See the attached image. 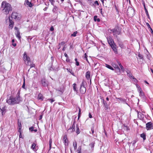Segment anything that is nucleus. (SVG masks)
<instances>
[{
    "label": "nucleus",
    "mask_w": 153,
    "mask_h": 153,
    "mask_svg": "<svg viewBox=\"0 0 153 153\" xmlns=\"http://www.w3.org/2000/svg\"><path fill=\"white\" fill-rule=\"evenodd\" d=\"M22 100V98L20 96V92L18 91L16 97H14L10 96L7 98L6 102L9 105H14L19 104Z\"/></svg>",
    "instance_id": "obj_1"
},
{
    "label": "nucleus",
    "mask_w": 153,
    "mask_h": 153,
    "mask_svg": "<svg viewBox=\"0 0 153 153\" xmlns=\"http://www.w3.org/2000/svg\"><path fill=\"white\" fill-rule=\"evenodd\" d=\"M1 12L4 14L7 15L12 10L11 5L6 1H3L1 4Z\"/></svg>",
    "instance_id": "obj_2"
},
{
    "label": "nucleus",
    "mask_w": 153,
    "mask_h": 153,
    "mask_svg": "<svg viewBox=\"0 0 153 153\" xmlns=\"http://www.w3.org/2000/svg\"><path fill=\"white\" fill-rule=\"evenodd\" d=\"M128 15L130 16H133L134 15V10L131 7H129L127 11Z\"/></svg>",
    "instance_id": "obj_3"
},
{
    "label": "nucleus",
    "mask_w": 153,
    "mask_h": 153,
    "mask_svg": "<svg viewBox=\"0 0 153 153\" xmlns=\"http://www.w3.org/2000/svg\"><path fill=\"white\" fill-rule=\"evenodd\" d=\"M12 18L19 20L21 19V16L16 12H14L12 13Z\"/></svg>",
    "instance_id": "obj_4"
},
{
    "label": "nucleus",
    "mask_w": 153,
    "mask_h": 153,
    "mask_svg": "<svg viewBox=\"0 0 153 153\" xmlns=\"http://www.w3.org/2000/svg\"><path fill=\"white\" fill-rule=\"evenodd\" d=\"M23 58H24V59L25 61H27V65H29V62H30V58L27 55V53L26 52H25L24 53L23 56Z\"/></svg>",
    "instance_id": "obj_5"
},
{
    "label": "nucleus",
    "mask_w": 153,
    "mask_h": 153,
    "mask_svg": "<svg viewBox=\"0 0 153 153\" xmlns=\"http://www.w3.org/2000/svg\"><path fill=\"white\" fill-rule=\"evenodd\" d=\"M75 120L74 121L73 123L71 126L69 128L68 130V132L70 133H71L75 131Z\"/></svg>",
    "instance_id": "obj_6"
},
{
    "label": "nucleus",
    "mask_w": 153,
    "mask_h": 153,
    "mask_svg": "<svg viewBox=\"0 0 153 153\" xmlns=\"http://www.w3.org/2000/svg\"><path fill=\"white\" fill-rule=\"evenodd\" d=\"M41 82L43 87H45L47 86L48 85V82L45 78H42L41 80Z\"/></svg>",
    "instance_id": "obj_7"
},
{
    "label": "nucleus",
    "mask_w": 153,
    "mask_h": 153,
    "mask_svg": "<svg viewBox=\"0 0 153 153\" xmlns=\"http://www.w3.org/2000/svg\"><path fill=\"white\" fill-rule=\"evenodd\" d=\"M146 127L147 130H150L153 129V125L151 122H148L146 124Z\"/></svg>",
    "instance_id": "obj_8"
},
{
    "label": "nucleus",
    "mask_w": 153,
    "mask_h": 153,
    "mask_svg": "<svg viewBox=\"0 0 153 153\" xmlns=\"http://www.w3.org/2000/svg\"><path fill=\"white\" fill-rule=\"evenodd\" d=\"M138 91L139 93V96L142 98L145 99L146 96L144 94V93L143 91L141 88L139 87Z\"/></svg>",
    "instance_id": "obj_9"
},
{
    "label": "nucleus",
    "mask_w": 153,
    "mask_h": 153,
    "mask_svg": "<svg viewBox=\"0 0 153 153\" xmlns=\"http://www.w3.org/2000/svg\"><path fill=\"white\" fill-rule=\"evenodd\" d=\"M108 43L110 46L115 44L112 39L110 36L106 38Z\"/></svg>",
    "instance_id": "obj_10"
},
{
    "label": "nucleus",
    "mask_w": 153,
    "mask_h": 153,
    "mask_svg": "<svg viewBox=\"0 0 153 153\" xmlns=\"http://www.w3.org/2000/svg\"><path fill=\"white\" fill-rule=\"evenodd\" d=\"M111 31L113 33V35L116 36L117 38V35H119L120 33V32L115 29L111 30Z\"/></svg>",
    "instance_id": "obj_11"
},
{
    "label": "nucleus",
    "mask_w": 153,
    "mask_h": 153,
    "mask_svg": "<svg viewBox=\"0 0 153 153\" xmlns=\"http://www.w3.org/2000/svg\"><path fill=\"white\" fill-rule=\"evenodd\" d=\"M8 20L9 22V28L12 29L14 26V22L10 19V18L9 17H8Z\"/></svg>",
    "instance_id": "obj_12"
},
{
    "label": "nucleus",
    "mask_w": 153,
    "mask_h": 153,
    "mask_svg": "<svg viewBox=\"0 0 153 153\" xmlns=\"http://www.w3.org/2000/svg\"><path fill=\"white\" fill-rule=\"evenodd\" d=\"M142 4H143V5L144 8V10H145V12H146V16H147L148 18L149 19H150L149 16V14L147 10L146 9V5H145V2H144V1H142Z\"/></svg>",
    "instance_id": "obj_13"
},
{
    "label": "nucleus",
    "mask_w": 153,
    "mask_h": 153,
    "mask_svg": "<svg viewBox=\"0 0 153 153\" xmlns=\"http://www.w3.org/2000/svg\"><path fill=\"white\" fill-rule=\"evenodd\" d=\"M101 99L102 100L103 105L104 106L105 109V110H107L108 108V105L107 102L105 101L103 98H101Z\"/></svg>",
    "instance_id": "obj_14"
},
{
    "label": "nucleus",
    "mask_w": 153,
    "mask_h": 153,
    "mask_svg": "<svg viewBox=\"0 0 153 153\" xmlns=\"http://www.w3.org/2000/svg\"><path fill=\"white\" fill-rule=\"evenodd\" d=\"M86 91V88L85 87H81L80 88V91L82 94H84Z\"/></svg>",
    "instance_id": "obj_15"
},
{
    "label": "nucleus",
    "mask_w": 153,
    "mask_h": 153,
    "mask_svg": "<svg viewBox=\"0 0 153 153\" xmlns=\"http://www.w3.org/2000/svg\"><path fill=\"white\" fill-rule=\"evenodd\" d=\"M0 109L1 110L2 115H3L5 114L6 112V107H2L0 106Z\"/></svg>",
    "instance_id": "obj_16"
},
{
    "label": "nucleus",
    "mask_w": 153,
    "mask_h": 153,
    "mask_svg": "<svg viewBox=\"0 0 153 153\" xmlns=\"http://www.w3.org/2000/svg\"><path fill=\"white\" fill-rule=\"evenodd\" d=\"M63 143L66 146L68 145V139L66 135H64L63 137Z\"/></svg>",
    "instance_id": "obj_17"
},
{
    "label": "nucleus",
    "mask_w": 153,
    "mask_h": 153,
    "mask_svg": "<svg viewBox=\"0 0 153 153\" xmlns=\"http://www.w3.org/2000/svg\"><path fill=\"white\" fill-rule=\"evenodd\" d=\"M110 46L111 47L115 53H117V49L116 45L115 44H114Z\"/></svg>",
    "instance_id": "obj_18"
},
{
    "label": "nucleus",
    "mask_w": 153,
    "mask_h": 153,
    "mask_svg": "<svg viewBox=\"0 0 153 153\" xmlns=\"http://www.w3.org/2000/svg\"><path fill=\"white\" fill-rule=\"evenodd\" d=\"M90 76H91V72L90 71H87L85 74V77L88 80H89L90 79Z\"/></svg>",
    "instance_id": "obj_19"
},
{
    "label": "nucleus",
    "mask_w": 153,
    "mask_h": 153,
    "mask_svg": "<svg viewBox=\"0 0 153 153\" xmlns=\"http://www.w3.org/2000/svg\"><path fill=\"white\" fill-rule=\"evenodd\" d=\"M25 4L30 7H32V4L31 3L29 2L28 0H26L25 1Z\"/></svg>",
    "instance_id": "obj_20"
},
{
    "label": "nucleus",
    "mask_w": 153,
    "mask_h": 153,
    "mask_svg": "<svg viewBox=\"0 0 153 153\" xmlns=\"http://www.w3.org/2000/svg\"><path fill=\"white\" fill-rule=\"evenodd\" d=\"M38 98L39 100L42 101L43 100L44 97L42 94L39 93L38 95Z\"/></svg>",
    "instance_id": "obj_21"
},
{
    "label": "nucleus",
    "mask_w": 153,
    "mask_h": 153,
    "mask_svg": "<svg viewBox=\"0 0 153 153\" xmlns=\"http://www.w3.org/2000/svg\"><path fill=\"white\" fill-rule=\"evenodd\" d=\"M116 99H118L120 101L123 102V103L128 104L126 102V100L125 99L121 98H117Z\"/></svg>",
    "instance_id": "obj_22"
},
{
    "label": "nucleus",
    "mask_w": 153,
    "mask_h": 153,
    "mask_svg": "<svg viewBox=\"0 0 153 153\" xmlns=\"http://www.w3.org/2000/svg\"><path fill=\"white\" fill-rule=\"evenodd\" d=\"M115 71L118 75L120 74V69L119 67L115 69Z\"/></svg>",
    "instance_id": "obj_23"
},
{
    "label": "nucleus",
    "mask_w": 153,
    "mask_h": 153,
    "mask_svg": "<svg viewBox=\"0 0 153 153\" xmlns=\"http://www.w3.org/2000/svg\"><path fill=\"white\" fill-rule=\"evenodd\" d=\"M137 113L138 117L140 119L142 118L143 117L142 116L143 115V114H142L141 112H138V111H137Z\"/></svg>",
    "instance_id": "obj_24"
},
{
    "label": "nucleus",
    "mask_w": 153,
    "mask_h": 153,
    "mask_svg": "<svg viewBox=\"0 0 153 153\" xmlns=\"http://www.w3.org/2000/svg\"><path fill=\"white\" fill-rule=\"evenodd\" d=\"M105 67L108 68L112 70H114V69L109 65L106 64H105Z\"/></svg>",
    "instance_id": "obj_25"
},
{
    "label": "nucleus",
    "mask_w": 153,
    "mask_h": 153,
    "mask_svg": "<svg viewBox=\"0 0 153 153\" xmlns=\"http://www.w3.org/2000/svg\"><path fill=\"white\" fill-rule=\"evenodd\" d=\"M36 144L35 143H33L31 147V148L33 149L34 151H36Z\"/></svg>",
    "instance_id": "obj_26"
},
{
    "label": "nucleus",
    "mask_w": 153,
    "mask_h": 153,
    "mask_svg": "<svg viewBox=\"0 0 153 153\" xmlns=\"http://www.w3.org/2000/svg\"><path fill=\"white\" fill-rule=\"evenodd\" d=\"M117 63H118V64L119 65V66H120V67L121 68V69L122 70V71H123V72H124L125 71V69H124L123 66L121 64V63L119 62H118Z\"/></svg>",
    "instance_id": "obj_27"
},
{
    "label": "nucleus",
    "mask_w": 153,
    "mask_h": 153,
    "mask_svg": "<svg viewBox=\"0 0 153 153\" xmlns=\"http://www.w3.org/2000/svg\"><path fill=\"white\" fill-rule=\"evenodd\" d=\"M58 10V7L56 6H54V8L53 9L52 11L53 13H56Z\"/></svg>",
    "instance_id": "obj_28"
},
{
    "label": "nucleus",
    "mask_w": 153,
    "mask_h": 153,
    "mask_svg": "<svg viewBox=\"0 0 153 153\" xmlns=\"http://www.w3.org/2000/svg\"><path fill=\"white\" fill-rule=\"evenodd\" d=\"M140 137L142 138L144 140L146 139V135L145 134L143 133L140 134Z\"/></svg>",
    "instance_id": "obj_29"
},
{
    "label": "nucleus",
    "mask_w": 153,
    "mask_h": 153,
    "mask_svg": "<svg viewBox=\"0 0 153 153\" xmlns=\"http://www.w3.org/2000/svg\"><path fill=\"white\" fill-rule=\"evenodd\" d=\"M112 66L115 69L118 68L119 67L118 65L116 64L115 63L112 62L111 64Z\"/></svg>",
    "instance_id": "obj_30"
},
{
    "label": "nucleus",
    "mask_w": 153,
    "mask_h": 153,
    "mask_svg": "<svg viewBox=\"0 0 153 153\" xmlns=\"http://www.w3.org/2000/svg\"><path fill=\"white\" fill-rule=\"evenodd\" d=\"M16 37L18 38L19 39H20L21 37L20 36V33L19 32H18L16 34Z\"/></svg>",
    "instance_id": "obj_31"
},
{
    "label": "nucleus",
    "mask_w": 153,
    "mask_h": 153,
    "mask_svg": "<svg viewBox=\"0 0 153 153\" xmlns=\"http://www.w3.org/2000/svg\"><path fill=\"white\" fill-rule=\"evenodd\" d=\"M76 132L77 134H78L80 132V131H79V127L77 125L76 126Z\"/></svg>",
    "instance_id": "obj_32"
},
{
    "label": "nucleus",
    "mask_w": 153,
    "mask_h": 153,
    "mask_svg": "<svg viewBox=\"0 0 153 153\" xmlns=\"http://www.w3.org/2000/svg\"><path fill=\"white\" fill-rule=\"evenodd\" d=\"M73 144L74 149L75 150L77 148V143L76 141H75L73 142Z\"/></svg>",
    "instance_id": "obj_33"
},
{
    "label": "nucleus",
    "mask_w": 153,
    "mask_h": 153,
    "mask_svg": "<svg viewBox=\"0 0 153 153\" xmlns=\"http://www.w3.org/2000/svg\"><path fill=\"white\" fill-rule=\"evenodd\" d=\"M84 59H85V60H86V61L87 62L89 63V62H88V58H87V55H86V54L85 53V56L84 57Z\"/></svg>",
    "instance_id": "obj_34"
},
{
    "label": "nucleus",
    "mask_w": 153,
    "mask_h": 153,
    "mask_svg": "<svg viewBox=\"0 0 153 153\" xmlns=\"http://www.w3.org/2000/svg\"><path fill=\"white\" fill-rule=\"evenodd\" d=\"M81 109L80 108H79V113L78 114V120H79V119L80 117V115H81Z\"/></svg>",
    "instance_id": "obj_35"
},
{
    "label": "nucleus",
    "mask_w": 153,
    "mask_h": 153,
    "mask_svg": "<svg viewBox=\"0 0 153 153\" xmlns=\"http://www.w3.org/2000/svg\"><path fill=\"white\" fill-rule=\"evenodd\" d=\"M119 45L121 48H123L124 47V45L122 42H119Z\"/></svg>",
    "instance_id": "obj_36"
},
{
    "label": "nucleus",
    "mask_w": 153,
    "mask_h": 153,
    "mask_svg": "<svg viewBox=\"0 0 153 153\" xmlns=\"http://www.w3.org/2000/svg\"><path fill=\"white\" fill-rule=\"evenodd\" d=\"M77 33V31H76L73 33V34H71V36L75 37L76 36V34Z\"/></svg>",
    "instance_id": "obj_37"
},
{
    "label": "nucleus",
    "mask_w": 153,
    "mask_h": 153,
    "mask_svg": "<svg viewBox=\"0 0 153 153\" xmlns=\"http://www.w3.org/2000/svg\"><path fill=\"white\" fill-rule=\"evenodd\" d=\"M138 56L139 58V59H143V56L142 55L140 54V53L138 55Z\"/></svg>",
    "instance_id": "obj_38"
},
{
    "label": "nucleus",
    "mask_w": 153,
    "mask_h": 153,
    "mask_svg": "<svg viewBox=\"0 0 153 153\" xmlns=\"http://www.w3.org/2000/svg\"><path fill=\"white\" fill-rule=\"evenodd\" d=\"M89 146L92 149L93 148L94 146V143L93 142L89 144Z\"/></svg>",
    "instance_id": "obj_39"
},
{
    "label": "nucleus",
    "mask_w": 153,
    "mask_h": 153,
    "mask_svg": "<svg viewBox=\"0 0 153 153\" xmlns=\"http://www.w3.org/2000/svg\"><path fill=\"white\" fill-rule=\"evenodd\" d=\"M68 71L73 76H75L74 73L72 71V70L69 69L68 70Z\"/></svg>",
    "instance_id": "obj_40"
},
{
    "label": "nucleus",
    "mask_w": 153,
    "mask_h": 153,
    "mask_svg": "<svg viewBox=\"0 0 153 153\" xmlns=\"http://www.w3.org/2000/svg\"><path fill=\"white\" fill-rule=\"evenodd\" d=\"M50 2L52 5L54 6V4L55 2V0H49Z\"/></svg>",
    "instance_id": "obj_41"
},
{
    "label": "nucleus",
    "mask_w": 153,
    "mask_h": 153,
    "mask_svg": "<svg viewBox=\"0 0 153 153\" xmlns=\"http://www.w3.org/2000/svg\"><path fill=\"white\" fill-rule=\"evenodd\" d=\"M100 13H101V14L103 16H105V14L104 12H103L102 11V9H100Z\"/></svg>",
    "instance_id": "obj_42"
},
{
    "label": "nucleus",
    "mask_w": 153,
    "mask_h": 153,
    "mask_svg": "<svg viewBox=\"0 0 153 153\" xmlns=\"http://www.w3.org/2000/svg\"><path fill=\"white\" fill-rule=\"evenodd\" d=\"M49 148L50 149H51V144L52 143V140L51 139H50L49 141Z\"/></svg>",
    "instance_id": "obj_43"
},
{
    "label": "nucleus",
    "mask_w": 153,
    "mask_h": 153,
    "mask_svg": "<svg viewBox=\"0 0 153 153\" xmlns=\"http://www.w3.org/2000/svg\"><path fill=\"white\" fill-rule=\"evenodd\" d=\"M131 77L132 78V79H133V81L137 83L138 82V80L135 79L133 76H131Z\"/></svg>",
    "instance_id": "obj_44"
},
{
    "label": "nucleus",
    "mask_w": 153,
    "mask_h": 153,
    "mask_svg": "<svg viewBox=\"0 0 153 153\" xmlns=\"http://www.w3.org/2000/svg\"><path fill=\"white\" fill-rule=\"evenodd\" d=\"M73 89L74 91H76V84L75 83H74L73 84Z\"/></svg>",
    "instance_id": "obj_45"
},
{
    "label": "nucleus",
    "mask_w": 153,
    "mask_h": 153,
    "mask_svg": "<svg viewBox=\"0 0 153 153\" xmlns=\"http://www.w3.org/2000/svg\"><path fill=\"white\" fill-rule=\"evenodd\" d=\"M34 129V127L33 126H31L29 128V130L30 131L32 132L33 131Z\"/></svg>",
    "instance_id": "obj_46"
},
{
    "label": "nucleus",
    "mask_w": 153,
    "mask_h": 153,
    "mask_svg": "<svg viewBox=\"0 0 153 153\" xmlns=\"http://www.w3.org/2000/svg\"><path fill=\"white\" fill-rule=\"evenodd\" d=\"M48 70L50 71H54V69L52 67V66L51 67H50L48 69Z\"/></svg>",
    "instance_id": "obj_47"
},
{
    "label": "nucleus",
    "mask_w": 153,
    "mask_h": 153,
    "mask_svg": "<svg viewBox=\"0 0 153 153\" xmlns=\"http://www.w3.org/2000/svg\"><path fill=\"white\" fill-rule=\"evenodd\" d=\"M85 82L84 81H82V83L81 84V85H80V87H85Z\"/></svg>",
    "instance_id": "obj_48"
},
{
    "label": "nucleus",
    "mask_w": 153,
    "mask_h": 153,
    "mask_svg": "<svg viewBox=\"0 0 153 153\" xmlns=\"http://www.w3.org/2000/svg\"><path fill=\"white\" fill-rule=\"evenodd\" d=\"M48 100L50 101L51 103H52L55 100H54L53 99H48Z\"/></svg>",
    "instance_id": "obj_49"
},
{
    "label": "nucleus",
    "mask_w": 153,
    "mask_h": 153,
    "mask_svg": "<svg viewBox=\"0 0 153 153\" xmlns=\"http://www.w3.org/2000/svg\"><path fill=\"white\" fill-rule=\"evenodd\" d=\"M97 16H94V21H97Z\"/></svg>",
    "instance_id": "obj_50"
},
{
    "label": "nucleus",
    "mask_w": 153,
    "mask_h": 153,
    "mask_svg": "<svg viewBox=\"0 0 153 153\" xmlns=\"http://www.w3.org/2000/svg\"><path fill=\"white\" fill-rule=\"evenodd\" d=\"M124 126L125 129L126 130H127L129 129L128 127L127 126L124 125Z\"/></svg>",
    "instance_id": "obj_51"
},
{
    "label": "nucleus",
    "mask_w": 153,
    "mask_h": 153,
    "mask_svg": "<svg viewBox=\"0 0 153 153\" xmlns=\"http://www.w3.org/2000/svg\"><path fill=\"white\" fill-rule=\"evenodd\" d=\"M81 146H79L78 148V152H81Z\"/></svg>",
    "instance_id": "obj_52"
},
{
    "label": "nucleus",
    "mask_w": 153,
    "mask_h": 153,
    "mask_svg": "<svg viewBox=\"0 0 153 153\" xmlns=\"http://www.w3.org/2000/svg\"><path fill=\"white\" fill-rule=\"evenodd\" d=\"M25 79H24V82H23V84L22 86V88H25Z\"/></svg>",
    "instance_id": "obj_53"
},
{
    "label": "nucleus",
    "mask_w": 153,
    "mask_h": 153,
    "mask_svg": "<svg viewBox=\"0 0 153 153\" xmlns=\"http://www.w3.org/2000/svg\"><path fill=\"white\" fill-rule=\"evenodd\" d=\"M66 61L68 62H70V60L69 59V57H68V58H66Z\"/></svg>",
    "instance_id": "obj_54"
},
{
    "label": "nucleus",
    "mask_w": 153,
    "mask_h": 153,
    "mask_svg": "<svg viewBox=\"0 0 153 153\" xmlns=\"http://www.w3.org/2000/svg\"><path fill=\"white\" fill-rule=\"evenodd\" d=\"M146 25L147 26L149 29L151 27L150 26L149 23L147 22L146 23Z\"/></svg>",
    "instance_id": "obj_55"
},
{
    "label": "nucleus",
    "mask_w": 153,
    "mask_h": 153,
    "mask_svg": "<svg viewBox=\"0 0 153 153\" xmlns=\"http://www.w3.org/2000/svg\"><path fill=\"white\" fill-rule=\"evenodd\" d=\"M94 4H97V6L99 5V3L97 1H94Z\"/></svg>",
    "instance_id": "obj_56"
},
{
    "label": "nucleus",
    "mask_w": 153,
    "mask_h": 153,
    "mask_svg": "<svg viewBox=\"0 0 153 153\" xmlns=\"http://www.w3.org/2000/svg\"><path fill=\"white\" fill-rule=\"evenodd\" d=\"M35 65L34 64H32L30 65V68L33 67L35 66Z\"/></svg>",
    "instance_id": "obj_57"
},
{
    "label": "nucleus",
    "mask_w": 153,
    "mask_h": 153,
    "mask_svg": "<svg viewBox=\"0 0 153 153\" xmlns=\"http://www.w3.org/2000/svg\"><path fill=\"white\" fill-rule=\"evenodd\" d=\"M54 28L53 27H51L50 29V30L51 31H53L54 30Z\"/></svg>",
    "instance_id": "obj_58"
},
{
    "label": "nucleus",
    "mask_w": 153,
    "mask_h": 153,
    "mask_svg": "<svg viewBox=\"0 0 153 153\" xmlns=\"http://www.w3.org/2000/svg\"><path fill=\"white\" fill-rule=\"evenodd\" d=\"M65 42H62L60 43L59 44V45H63L65 44Z\"/></svg>",
    "instance_id": "obj_59"
},
{
    "label": "nucleus",
    "mask_w": 153,
    "mask_h": 153,
    "mask_svg": "<svg viewBox=\"0 0 153 153\" xmlns=\"http://www.w3.org/2000/svg\"><path fill=\"white\" fill-rule=\"evenodd\" d=\"M75 64L77 66H79V62L78 61L76 62Z\"/></svg>",
    "instance_id": "obj_60"
},
{
    "label": "nucleus",
    "mask_w": 153,
    "mask_h": 153,
    "mask_svg": "<svg viewBox=\"0 0 153 153\" xmlns=\"http://www.w3.org/2000/svg\"><path fill=\"white\" fill-rule=\"evenodd\" d=\"M137 142V140H134L133 141V145L134 146V144L136 143V142Z\"/></svg>",
    "instance_id": "obj_61"
},
{
    "label": "nucleus",
    "mask_w": 153,
    "mask_h": 153,
    "mask_svg": "<svg viewBox=\"0 0 153 153\" xmlns=\"http://www.w3.org/2000/svg\"><path fill=\"white\" fill-rule=\"evenodd\" d=\"M19 138H22V132H20L19 134Z\"/></svg>",
    "instance_id": "obj_62"
},
{
    "label": "nucleus",
    "mask_w": 153,
    "mask_h": 153,
    "mask_svg": "<svg viewBox=\"0 0 153 153\" xmlns=\"http://www.w3.org/2000/svg\"><path fill=\"white\" fill-rule=\"evenodd\" d=\"M89 117L90 118H92V116L91 114V113H89Z\"/></svg>",
    "instance_id": "obj_63"
},
{
    "label": "nucleus",
    "mask_w": 153,
    "mask_h": 153,
    "mask_svg": "<svg viewBox=\"0 0 153 153\" xmlns=\"http://www.w3.org/2000/svg\"><path fill=\"white\" fill-rule=\"evenodd\" d=\"M64 55L66 57V58H68V55L66 53H64Z\"/></svg>",
    "instance_id": "obj_64"
}]
</instances>
